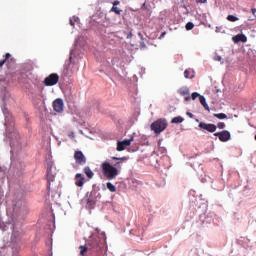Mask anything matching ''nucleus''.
I'll return each mask as SVG.
<instances>
[{"mask_svg":"<svg viewBox=\"0 0 256 256\" xmlns=\"http://www.w3.org/2000/svg\"><path fill=\"white\" fill-rule=\"evenodd\" d=\"M110 12H114L116 13V15H120L122 13V10L116 6H112V9L110 10Z\"/></svg>","mask_w":256,"mask_h":256,"instance_id":"obj_24","label":"nucleus"},{"mask_svg":"<svg viewBox=\"0 0 256 256\" xmlns=\"http://www.w3.org/2000/svg\"><path fill=\"white\" fill-rule=\"evenodd\" d=\"M85 184V177H83V174L77 173L75 175V185L79 188L83 187Z\"/></svg>","mask_w":256,"mask_h":256,"instance_id":"obj_12","label":"nucleus"},{"mask_svg":"<svg viewBox=\"0 0 256 256\" xmlns=\"http://www.w3.org/2000/svg\"><path fill=\"white\" fill-rule=\"evenodd\" d=\"M87 205L92 206V205H93V201H92V200L87 199Z\"/></svg>","mask_w":256,"mask_h":256,"instance_id":"obj_33","label":"nucleus"},{"mask_svg":"<svg viewBox=\"0 0 256 256\" xmlns=\"http://www.w3.org/2000/svg\"><path fill=\"white\" fill-rule=\"evenodd\" d=\"M215 127H216L217 129H225V123L219 122V123H217V125H215Z\"/></svg>","mask_w":256,"mask_h":256,"instance_id":"obj_26","label":"nucleus"},{"mask_svg":"<svg viewBox=\"0 0 256 256\" xmlns=\"http://www.w3.org/2000/svg\"><path fill=\"white\" fill-rule=\"evenodd\" d=\"M52 107L54 109V112L62 113V109L64 107L62 99L58 98V99L54 100V102L52 103Z\"/></svg>","mask_w":256,"mask_h":256,"instance_id":"obj_10","label":"nucleus"},{"mask_svg":"<svg viewBox=\"0 0 256 256\" xmlns=\"http://www.w3.org/2000/svg\"><path fill=\"white\" fill-rule=\"evenodd\" d=\"M58 74H50V76L44 79V85L50 87L55 86L58 83Z\"/></svg>","mask_w":256,"mask_h":256,"instance_id":"obj_6","label":"nucleus"},{"mask_svg":"<svg viewBox=\"0 0 256 256\" xmlns=\"http://www.w3.org/2000/svg\"><path fill=\"white\" fill-rule=\"evenodd\" d=\"M195 2L199 4H205L207 3V0H195Z\"/></svg>","mask_w":256,"mask_h":256,"instance_id":"obj_29","label":"nucleus"},{"mask_svg":"<svg viewBox=\"0 0 256 256\" xmlns=\"http://www.w3.org/2000/svg\"><path fill=\"white\" fill-rule=\"evenodd\" d=\"M186 115L189 117V118H193L194 115L191 113V112H186Z\"/></svg>","mask_w":256,"mask_h":256,"instance_id":"obj_32","label":"nucleus"},{"mask_svg":"<svg viewBox=\"0 0 256 256\" xmlns=\"http://www.w3.org/2000/svg\"><path fill=\"white\" fill-rule=\"evenodd\" d=\"M112 160H114V161H126L127 158L126 157H122V158L112 157Z\"/></svg>","mask_w":256,"mask_h":256,"instance_id":"obj_27","label":"nucleus"},{"mask_svg":"<svg viewBox=\"0 0 256 256\" xmlns=\"http://www.w3.org/2000/svg\"><path fill=\"white\" fill-rule=\"evenodd\" d=\"M215 61L223 63L221 56H215Z\"/></svg>","mask_w":256,"mask_h":256,"instance_id":"obj_28","label":"nucleus"},{"mask_svg":"<svg viewBox=\"0 0 256 256\" xmlns=\"http://www.w3.org/2000/svg\"><path fill=\"white\" fill-rule=\"evenodd\" d=\"M165 36V32L161 33L160 38H163Z\"/></svg>","mask_w":256,"mask_h":256,"instance_id":"obj_35","label":"nucleus"},{"mask_svg":"<svg viewBox=\"0 0 256 256\" xmlns=\"http://www.w3.org/2000/svg\"><path fill=\"white\" fill-rule=\"evenodd\" d=\"M106 187L108 188V190H109L111 193H115V192H116V186H114V184L108 183V184H106Z\"/></svg>","mask_w":256,"mask_h":256,"instance_id":"obj_22","label":"nucleus"},{"mask_svg":"<svg viewBox=\"0 0 256 256\" xmlns=\"http://www.w3.org/2000/svg\"><path fill=\"white\" fill-rule=\"evenodd\" d=\"M46 177H47V180H48V185H50V183L54 182V173H52V166H48V169L46 171Z\"/></svg>","mask_w":256,"mask_h":256,"instance_id":"obj_14","label":"nucleus"},{"mask_svg":"<svg viewBox=\"0 0 256 256\" xmlns=\"http://www.w3.org/2000/svg\"><path fill=\"white\" fill-rule=\"evenodd\" d=\"M25 212V206L21 204V202H17L15 206L13 207V213L15 216L22 215Z\"/></svg>","mask_w":256,"mask_h":256,"instance_id":"obj_11","label":"nucleus"},{"mask_svg":"<svg viewBox=\"0 0 256 256\" xmlns=\"http://www.w3.org/2000/svg\"><path fill=\"white\" fill-rule=\"evenodd\" d=\"M11 58V54L7 53L4 54V59L0 60V70H3V66L5 65V63H7V61Z\"/></svg>","mask_w":256,"mask_h":256,"instance_id":"obj_16","label":"nucleus"},{"mask_svg":"<svg viewBox=\"0 0 256 256\" xmlns=\"http://www.w3.org/2000/svg\"><path fill=\"white\" fill-rule=\"evenodd\" d=\"M120 164V162L116 163V165Z\"/></svg>","mask_w":256,"mask_h":256,"instance_id":"obj_38","label":"nucleus"},{"mask_svg":"<svg viewBox=\"0 0 256 256\" xmlns=\"http://www.w3.org/2000/svg\"><path fill=\"white\" fill-rule=\"evenodd\" d=\"M184 78H186V79L194 78V72L190 71V70H185L184 71Z\"/></svg>","mask_w":256,"mask_h":256,"instance_id":"obj_18","label":"nucleus"},{"mask_svg":"<svg viewBox=\"0 0 256 256\" xmlns=\"http://www.w3.org/2000/svg\"><path fill=\"white\" fill-rule=\"evenodd\" d=\"M213 136L219 138V141H221L223 143H225V142L229 141V139H231V134H229V131H227V130L217 132V133L213 134Z\"/></svg>","mask_w":256,"mask_h":256,"instance_id":"obj_7","label":"nucleus"},{"mask_svg":"<svg viewBox=\"0 0 256 256\" xmlns=\"http://www.w3.org/2000/svg\"><path fill=\"white\" fill-rule=\"evenodd\" d=\"M141 8H142L143 10L149 11V8H147V5H146L145 3H143V5L141 6Z\"/></svg>","mask_w":256,"mask_h":256,"instance_id":"obj_31","label":"nucleus"},{"mask_svg":"<svg viewBox=\"0 0 256 256\" xmlns=\"http://www.w3.org/2000/svg\"><path fill=\"white\" fill-rule=\"evenodd\" d=\"M254 140L256 141V135H254Z\"/></svg>","mask_w":256,"mask_h":256,"instance_id":"obj_37","label":"nucleus"},{"mask_svg":"<svg viewBox=\"0 0 256 256\" xmlns=\"http://www.w3.org/2000/svg\"><path fill=\"white\" fill-rule=\"evenodd\" d=\"M182 122H184V118H182V117H180V116L174 117V118L172 119V124H180V123H182Z\"/></svg>","mask_w":256,"mask_h":256,"instance_id":"obj_20","label":"nucleus"},{"mask_svg":"<svg viewBox=\"0 0 256 256\" xmlns=\"http://www.w3.org/2000/svg\"><path fill=\"white\" fill-rule=\"evenodd\" d=\"M151 131L155 134H160L167 128V120L165 119H157L155 122L151 123Z\"/></svg>","mask_w":256,"mask_h":256,"instance_id":"obj_3","label":"nucleus"},{"mask_svg":"<svg viewBox=\"0 0 256 256\" xmlns=\"http://www.w3.org/2000/svg\"><path fill=\"white\" fill-rule=\"evenodd\" d=\"M83 173H85V176H87V178H89V179L93 178V172L91 171V169L89 167L83 168Z\"/></svg>","mask_w":256,"mask_h":256,"instance_id":"obj_17","label":"nucleus"},{"mask_svg":"<svg viewBox=\"0 0 256 256\" xmlns=\"http://www.w3.org/2000/svg\"><path fill=\"white\" fill-rule=\"evenodd\" d=\"M79 22V18L76 16L71 17L68 19V24H71L72 27H75V23Z\"/></svg>","mask_w":256,"mask_h":256,"instance_id":"obj_19","label":"nucleus"},{"mask_svg":"<svg viewBox=\"0 0 256 256\" xmlns=\"http://www.w3.org/2000/svg\"><path fill=\"white\" fill-rule=\"evenodd\" d=\"M232 41H234V43L238 44L240 42L246 43L248 41V39H247L246 35L238 34V35L232 37Z\"/></svg>","mask_w":256,"mask_h":256,"instance_id":"obj_13","label":"nucleus"},{"mask_svg":"<svg viewBox=\"0 0 256 256\" xmlns=\"http://www.w3.org/2000/svg\"><path fill=\"white\" fill-rule=\"evenodd\" d=\"M227 21H229V22H237V21H239V18L238 17H236V16H233V15H227Z\"/></svg>","mask_w":256,"mask_h":256,"instance_id":"obj_23","label":"nucleus"},{"mask_svg":"<svg viewBox=\"0 0 256 256\" xmlns=\"http://www.w3.org/2000/svg\"><path fill=\"white\" fill-rule=\"evenodd\" d=\"M252 11V15L254 16V18H256V9H251Z\"/></svg>","mask_w":256,"mask_h":256,"instance_id":"obj_34","label":"nucleus"},{"mask_svg":"<svg viewBox=\"0 0 256 256\" xmlns=\"http://www.w3.org/2000/svg\"><path fill=\"white\" fill-rule=\"evenodd\" d=\"M102 173H104V177L108 180L116 179L119 174L118 169L108 162L102 163Z\"/></svg>","mask_w":256,"mask_h":256,"instance_id":"obj_2","label":"nucleus"},{"mask_svg":"<svg viewBox=\"0 0 256 256\" xmlns=\"http://www.w3.org/2000/svg\"><path fill=\"white\" fill-rule=\"evenodd\" d=\"M213 117L219 120L227 119V115H225L224 113L213 114Z\"/></svg>","mask_w":256,"mask_h":256,"instance_id":"obj_21","label":"nucleus"},{"mask_svg":"<svg viewBox=\"0 0 256 256\" xmlns=\"http://www.w3.org/2000/svg\"><path fill=\"white\" fill-rule=\"evenodd\" d=\"M178 93L181 95V96H184V100L185 101H190V92L188 90V88H180V90L178 91Z\"/></svg>","mask_w":256,"mask_h":256,"instance_id":"obj_15","label":"nucleus"},{"mask_svg":"<svg viewBox=\"0 0 256 256\" xmlns=\"http://www.w3.org/2000/svg\"><path fill=\"white\" fill-rule=\"evenodd\" d=\"M101 249H103V242H101L97 236H91L85 245L79 246L81 256H85L89 251L98 253Z\"/></svg>","mask_w":256,"mask_h":256,"instance_id":"obj_1","label":"nucleus"},{"mask_svg":"<svg viewBox=\"0 0 256 256\" xmlns=\"http://www.w3.org/2000/svg\"><path fill=\"white\" fill-rule=\"evenodd\" d=\"M186 31H191L194 28V24H192V22H188L186 23Z\"/></svg>","mask_w":256,"mask_h":256,"instance_id":"obj_25","label":"nucleus"},{"mask_svg":"<svg viewBox=\"0 0 256 256\" xmlns=\"http://www.w3.org/2000/svg\"><path fill=\"white\" fill-rule=\"evenodd\" d=\"M112 5H113V7H116V6H118V5H120V1H114L113 3H112Z\"/></svg>","mask_w":256,"mask_h":256,"instance_id":"obj_30","label":"nucleus"},{"mask_svg":"<svg viewBox=\"0 0 256 256\" xmlns=\"http://www.w3.org/2000/svg\"><path fill=\"white\" fill-rule=\"evenodd\" d=\"M74 158H75V163H77L79 165H85L86 158H85V155H83V152L75 151Z\"/></svg>","mask_w":256,"mask_h":256,"instance_id":"obj_9","label":"nucleus"},{"mask_svg":"<svg viewBox=\"0 0 256 256\" xmlns=\"http://www.w3.org/2000/svg\"><path fill=\"white\" fill-rule=\"evenodd\" d=\"M188 97H190V99H192V101H194L198 98V101H200V105H203V108H205V110L209 111V105L207 104V101L203 95L198 94L197 92H193L192 95L191 96L188 95Z\"/></svg>","mask_w":256,"mask_h":256,"instance_id":"obj_4","label":"nucleus"},{"mask_svg":"<svg viewBox=\"0 0 256 256\" xmlns=\"http://www.w3.org/2000/svg\"><path fill=\"white\" fill-rule=\"evenodd\" d=\"M198 129H200V131H203V132L207 131L209 133H213L217 131L215 124L205 123V122L198 123Z\"/></svg>","mask_w":256,"mask_h":256,"instance_id":"obj_5","label":"nucleus"},{"mask_svg":"<svg viewBox=\"0 0 256 256\" xmlns=\"http://www.w3.org/2000/svg\"><path fill=\"white\" fill-rule=\"evenodd\" d=\"M132 141H133V138L118 141L117 146H116V151H118V152L124 151L126 149V147L130 146V143H132Z\"/></svg>","mask_w":256,"mask_h":256,"instance_id":"obj_8","label":"nucleus"},{"mask_svg":"<svg viewBox=\"0 0 256 256\" xmlns=\"http://www.w3.org/2000/svg\"><path fill=\"white\" fill-rule=\"evenodd\" d=\"M11 229L15 230V226L11 225Z\"/></svg>","mask_w":256,"mask_h":256,"instance_id":"obj_36","label":"nucleus"}]
</instances>
